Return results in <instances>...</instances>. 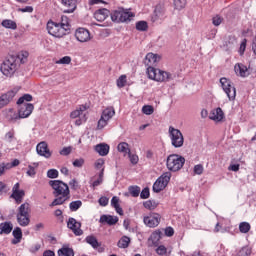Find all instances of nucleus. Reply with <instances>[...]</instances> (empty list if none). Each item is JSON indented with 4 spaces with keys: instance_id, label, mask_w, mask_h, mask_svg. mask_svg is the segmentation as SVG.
Segmentation results:
<instances>
[{
    "instance_id": "nucleus-1",
    "label": "nucleus",
    "mask_w": 256,
    "mask_h": 256,
    "mask_svg": "<svg viewBox=\"0 0 256 256\" xmlns=\"http://www.w3.org/2000/svg\"><path fill=\"white\" fill-rule=\"evenodd\" d=\"M160 61L161 56H159V54L148 53L146 55L144 63L148 67L147 73L149 79L158 81V83L173 81V79H175V74L152 67V65H157Z\"/></svg>"
},
{
    "instance_id": "nucleus-2",
    "label": "nucleus",
    "mask_w": 256,
    "mask_h": 256,
    "mask_svg": "<svg viewBox=\"0 0 256 256\" xmlns=\"http://www.w3.org/2000/svg\"><path fill=\"white\" fill-rule=\"evenodd\" d=\"M49 185L54 190V196L57 197L50 204V207H57V205H63L65 201H69V199H71L69 185H67L65 182L61 180H50Z\"/></svg>"
},
{
    "instance_id": "nucleus-3",
    "label": "nucleus",
    "mask_w": 256,
    "mask_h": 256,
    "mask_svg": "<svg viewBox=\"0 0 256 256\" xmlns=\"http://www.w3.org/2000/svg\"><path fill=\"white\" fill-rule=\"evenodd\" d=\"M19 69V63L17 62V57L12 55L4 60L0 65V71L4 77L11 78Z\"/></svg>"
},
{
    "instance_id": "nucleus-4",
    "label": "nucleus",
    "mask_w": 256,
    "mask_h": 256,
    "mask_svg": "<svg viewBox=\"0 0 256 256\" xmlns=\"http://www.w3.org/2000/svg\"><path fill=\"white\" fill-rule=\"evenodd\" d=\"M69 25L67 22L65 23H55L53 21H49L47 23V31L49 35H52V37H65L67 33H69Z\"/></svg>"
},
{
    "instance_id": "nucleus-5",
    "label": "nucleus",
    "mask_w": 256,
    "mask_h": 256,
    "mask_svg": "<svg viewBox=\"0 0 256 256\" xmlns=\"http://www.w3.org/2000/svg\"><path fill=\"white\" fill-rule=\"evenodd\" d=\"M184 165L185 158L179 154H171L167 157L166 167L169 171H173L174 173L181 171Z\"/></svg>"
},
{
    "instance_id": "nucleus-6",
    "label": "nucleus",
    "mask_w": 256,
    "mask_h": 256,
    "mask_svg": "<svg viewBox=\"0 0 256 256\" xmlns=\"http://www.w3.org/2000/svg\"><path fill=\"white\" fill-rule=\"evenodd\" d=\"M168 136L171 141L172 147H175V149L183 147L185 143V137H183V133L181 132V130L173 126H169Z\"/></svg>"
},
{
    "instance_id": "nucleus-7",
    "label": "nucleus",
    "mask_w": 256,
    "mask_h": 256,
    "mask_svg": "<svg viewBox=\"0 0 256 256\" xmlns=\"http://www.w3.org/2000/svg\"><path fill=\"white\" fill-rule=\"evenodd\" d=\"M29 203H24L18 208V213L16 215L17 223L20 227H28L31 223Z\"/></svg>"
},
{
    "instance_id": "nucleus-8",
    "label": "nucleus",
    "mask_w": 256,
    "mask_h": 256,
    "mask_svg": "<svg viewBox=\"0 0 256 256\" xmlns=\"http://www.w3.org/2000/svg\"><path fill=\"white\" fill-rule=\"evenodd\" d=\"M135 17V14L129 10L118 9L111 14V20L115 23H127Z\"/></svg>"
},
{
    "instance_id": "nucleus-9",
    "label": "nucleus",
    "mask_w": 256,
    "mask_h": 256,
    "mask_svg": "<svg viewBox=\"0 0 256 256\" xmlns=\"http://www.w3.org/2000/svg\"><path fill=\"white\" fill-rule=\"evenodd\" d=\"M220 84L229 101H235V97H237V90L235 89V86H233V83H231V80L227 78H221Z\"/></svg>"
},
{
    "instance_id": "nucleus-10",
    "label": "nucleus",
    "mask_w": 256,
    "mask_h": 256,
    "mask_svg": "<svg viewBox=\"0 0 256 256\" xmlns=\"http://www.w3.org/2000/svg\"><path fill=\"white\" fill-rule=\"evenodd\" d=\"M169 181H171V172L163 173L153 184L154 193H161L169 185Z\"/></svg>"
},
{
    "instance_id": "nucleus-11",
    "label": "nucleus",
    "mask_w": 256,
    "mask_h": 256,
    "mask_svg": "<svg viewBox=\"0 0 256 256\" xmlns=\"http://www.w3.org/2000/svg\"><path fill=\"white\" fill-rule=\"evenodd\" d=\"M115 115V109L113 108H106L101 115V118L98 121V129H103L107 127V123H109L110 119H113Z\"/></svg>"
},
{
    "instance_id": "nucleus-12",
    "label": "nucleus",
    "mask_w": 256,
    "mask_h": 256,
    "mask_svg": "<svg viewBox=\"0 0 256 256\" xmlns=\"http://www.w3.org/2000/svg\"><path fill=\"white\" fill-rule=\"evenodd\" d=\"M143 221H144V225H146V227L155 228L161 222V215H159L157 213H152L148 216H145L143 218Z\"/></svg>"
},
{
    "instance_id": "nucleus-13",
    "label": "nucleus",
    "mask_w": 256,
    "mask_h": 256,
    "mask_svg": "<svg viewBox=\"0 0 256 256\" xmlns=\"http://www.w3.org/2000/svg\"><path fill=\"white\" fill-rule=\"evenodd\" d=\"M67 227L74 233V235H76V237H81V235H83L81 222L77 221L75 218L68 219Z\"/></svg>"
},
{
    "instance_id": "nucleus-14",
    "label": "nucleus",
    "mask_w": 256,
    "mask_h": 256,
    "mask_svg": "<svg viewBox=\"0 0 256 256\" xmlns=\"http://www.w3.org/2000/svg\"><path fill=\"white\" fill-rule=\"evenodd\" d=\"M75 37L79 43H89L91 41V33L85 28H78L75 31Z\"/></svg>"
},
{
    "instance_id": "nucleus-15",
    "label": "nucleus",
    "mask_w": 256,
    "mask_h": 256,
    "mask_svg": "<svg viewBox=\"0 0 256 256\" xmlns=\"http://www.w3.org/2000/svg\"><path fill=\"white\" fill-rule=\"evenodd\" d=\"M35 106L31 103L20 104L18 115L20 119H27L33 113Z\"/></svg>"
},
{
    "instance_id": "nucleus-16",
    "label": "nucleus",
    "mask_w": 256,
    "mask_h": 256,
    "mask_svg": "<svg viewBox=\"0 0 256 256\" xmlns=\"http://www.w3.org/2000/svg\"><path fill=\"white\" fill-rule=\"evenodd\" d=\"M36 151L38 155H40V157H45V159H50L52 155L51 150H49V146L45 141H42L37 144Z\"/></svg>"
},
{
    "instance_id": "nucleus-17",
    "label": "nucleus",
    "mask_w": 256,
    "mask_h": 256,
    "mask_svg": "<svg viewBox=\"0 0 256 256\" xmlns=\"http://www.w3.org/2000/svg\"><path fill=\"white\" fill-rule=\"evenodd\" d=\"M15 95H17V91L10 90L7 93L0 96V109H3V107H5V105H9V103H11V101H13V97H15Z\"/></svg>"
},
{
    "instance_id": "nucleus-18",
    "label": "nucleus",
    "mask_w": 256,
    "mask_h": 256,
    "mask_svg": "<svg viewBox=\"0 0 256 256\" xmlns=\"http://www.w3.org/2000/svg\"><path fill=\"white\" fill-rule=\"evenodd\" d=\"M64 9V13H73L77 9V2L75 0H61Z\"/></svg>"
},
{
    "instance_id": "nucleus-19",
    "label": "nucleus",
    "mask_w": 256,
    "mask_h": 256,
    "mask_svg": "<svg viewBox=\"0 0 256 256\" xmlns=\"http://www.w3.org/2000/svg\"><path fill=\"white\" fill-rule=\"evenodd\" d=\"M109 15H110L109 10H107V8H102V9L97 10L94 13V18L96 19V21L103 23V21H105V19H107V17H109Z\"/></svg>"
},
{
    "instance_id": "nucleus-20",
    "label": "nucleus",
    "mask_w": 256,
    "mask_h": 256,
    "mask_svg": "<svg viewBox=\"0 0 256 256\" xmlns=\"http://www.w3.org/2000/svg\"><path fill=\"white\" fill-rule=\"evenodd\" d=\"M119 218L112 215H102L100 217V223H106L107 225H117Z\"/></svg>"
},
{
    "instance_id": "nucleus-21",
    "label": "nucleus",
    "mask_w": 256,
    "mask_h": 256,
    "mask_svg": "<svg viewBox=\"0 0 256 256\" xmlns=\"http://www.w3.org/2000/svg\"><path fill=\"white\" fill-rule=\"evenodd\" d=\"M95 151L100 155L101 157H105L109 155V145L105 143H100L95 146Z\"/></svg>"
},
{
    "instance_id": "nucleus-22",
    "label": "nucleus",
    "mask_w": 256,
    "mask_h": 256,
    "mask_svg": "<svg viewBox=\"0 0 256 256\" xmlns=\"http://www.w3.org/2000/svg\"><path fill=\"white\" fill-rule=\"evenodd\" d=\"M234 71L236 75H239L240 77H247V75H249V70L247 69V66L243 64H236L234 66Z\"/></svg>"
},
{
    "instance_id": "nucleus-23",
    "label": "nucleus",
    "mask_w": 256,
    "mask_h": 256,
    "mask_svg": "<svg viewBox=\"0 0 256 256\" xmlns=\"http://www.w3.org/2000/svg\"><path fill=\"white\" fill-rule=\"evenodd\" d=\"M13 231V223L4 222L0 224V235H9Z\"/></svg>"
},
{
    "instance_id": "nucleus-24",
    "label": "nucleus",
    "mask_w": 256,
    "mask_h": 256,
    "mask_svg": "<svg viewBox=\"0 0 256 256\" xmlns=\"http://www.w3.org/2000/svg\"><path fill=\"white\" fill-rule=\"evenodd\" d=\"M13 237L15 238L12 240L13 245H17V243H21V239H23V231L20 227H16L12 232Z\"/></svg>"
},
{
    "instance_id": "nucleus-25",
    "label": "nucleus",
    "mask_w": 256,
    "mask_h": 256,
    "mask_svg": "<svg viewBox=\"0 0 256 256\" xmlns=\"http://www.w3.org/2000/svg\"><path fill=\"white\" fill-rule=\"evenodd\" d=\"M223 117H225V114L221 108H217L210 114L212 121H223Z\"/></svg>"
},
{
    "instance_id": "nucleus-26",
    "label": "nucleus",
    "mask_w": 256,
    "mask_h": 256,
    "mask_svg": "<svg viewBox=\"0 0 256 256\" xmlns=\"http://www.w3.org/2000/svg\"><path fill=\"white\" fill-rule=\"evenodd\" d=\"M117 149L119 153H123L124 157H127L131 153V148L127 142H121L118 144Z\"/></svg>"
},
{
    "instance_id": "nucleus-27",
    "label": "nucleus",
    "mask_w": 256,
    "mask_h": 256,
    "mask_svg": "<svg viewBox=\"0 0 256 256\" xmlns=\"http://www.w3.org/2000/svg\"><path fill=\"white\" fill-rule=\"evenodd\" d=\"M1 25L4 27V29H11L12 31L17 30V22L11 20V19H5L1 22Z\"/></svg>"
},
{
    "instance_id": "nucleus-28",
    "label": "nucleus",
    "mask_w": 256,
    "mask_h": 256,
    "mask_svg": "<svg viewBox=\"0 0 256 256\" xmlns=\"http://www.w3.org/2000/svg\"><path fill=\"white\" fill-rule=\"evenodd\" d=\"M11 199H14L16 203H21L23 201V197H25V191L23 190H18L16 192H12L11 194Z\"/></svg>"
},
{
    "instance_id": "nucleus-29",
    "label": "nucleus",
    "mask_w": 256,
    "mask_h": 256,
    "mask_svg": "<svg viewBox=\"0 0 256 256\" xmlns=\"http://www.w3.org/2000/svg\"><path fill=\"white\" fill-rule=\"evenodd\" d=\"M162 235H163V233L161 232V230H156L151 234L149 241H152L153 245H157V243H159V241H161Z\"/></svg>"
},
{
    "instance_id": "nucleus-30",
    "label": "nucleus",
    "mask_w": 256,
    "mask_h": 256,
    "mask_svg": "<svg viewBox=\"0 0 256 256\" xmlns=\"http://www.w3.org/2000/svg\"><path fill=\"white\" fill-rule=\"evenodd\" d=\"M129 243H131V238L127 236H122L121 239L118 241L117 246L119 249H127L129 247Z\"/></svg>"
},
{
    "instance_id": "nucleus-31",
    "label": "nucleus",
    "mask_w": 256,
    "mask_h": 256,
    "mask_svg": "<svg viewBox=\"0 0 256 256\" xmlns=\"http://www.w3.org/2000/svg\"><path fill=\"white\" fill-rule=\"evenodd\" d=\"M6 118L8 119V121H11L12 123H15V121H17V119H21L19 117V113L15 112V110H13V109L8 110V112L6 114Z\"/></svg>"
},
{
    "instance_id": "nucleus-32",
    "label": "nucleus",
    "mask_w": 256,
    "mask_h": 256,
    "mask_svg": "<svg viewBox=\"0 0 256 256\" xmlns=\"http://www.w3.org/2000/svg\"><path fill=\"white\" fill-rule=\"evenodd\" d=\"M58 255L59 256H75V252L73 251L72 248L63 247L58 250Z\"/></svg>"
},
{
    "instance_id": "nucleus-33",
    "label": "nucleus",
    "mask_w": 256,
    "mask_h": 256,
    "mask_svg": "<svg viewBox=\"0 0 256 256\" xmlns=\"http://www.w3.org/2000/svg\"><path fill=\"white\" fill-rule=\"evenodd\" d=\"M85 241L88 245H91L93 249H97V247H99V241H97V238L93 235L87 236Z\"/></svg>"
},
{
    "instance_id": "nucleus-34",
    "label": "nucleus",
    "mask_w": 256,
    "mask_h": 256,
    "mask_svg": "<svg viewBox=\"0 0 256 256\" xmlns=\"http://www.w3.org/2000/svg\"><path fill=\"white\" fill-rule=\"evenodd\" d=\"M81 207H83V202L81 200H76V201H72L69 204V209L70 211H79V209H81Z\"/></svg>"
},
{
    "instance_id": "nucleus-35",
    "label": "nucleus",
    "mask_w": 256,
    "mask_h": 256,
    "mask_svg": "<svg viewBox=\"0 0 256 256\" xmlns=\"http://www.w3.org/2000/svg\"><path fill=\"white\" fill-rule=\"evenodd\" d=\"M86 109L87 108L85 106H80L79 109H76L73 112H71V119H77V117H81V115H83V112L86 111Z\"/></svg>"
},
{
    "instance_id": "nucleus-36",
    "label": "nucleus",
    "mask_w": 256,
    "mask_h": 256,
    "mask_svg": "<svg viewBox=\"0 0 256 256\" xmlns=\"http://www.w3.org/2000/svg\"><path fill=\"white\" fill-rule=\"evenodd\" d=\"M104 175H105V168H102L98 175V179L92 183L93 189H95V187H99V185H101V183H103Z\"/></svg>"
},
{
    "instance_id": "nucleus-37",
    "label": "nucleus",
    "mask_w": 256,
    "mask_h": 256,
    "mask_svg": "<svg viewBox=\"0 0 256 256\" xmlns=\"http://www.w3.org/2000/svg\"><path fill=\"white\" fill-rule=\"evenodd\" d=\"M236 256H251V247L244 246L238 252Z\"/></svg>"
},
{
    "instance_id": "nucleus-38",
    "label": "nucleus",
    "mask_w": 256,
    "mask_h": 256,
    "mask_svg": "<svg viewBox=\"0 0 256 256\" xmlns=\"http://www.w3.org/2000/svg\"><path fill=\"white\" fill-rule=\"evenodd\" d=\"M143 206L145 207V209H149V211H153L157 209V202L153 200H148L143 203Z\"/></svg>"
},
{
    "instance_id": "nucleus-39",
    "label": "nucleus",
    "mask_w": 256,
    "mask_h": 256,
    "mask_svg": "<svg viewBox=\"0 0 256 256\" xmlns=\"http://www.w3.org/2000/svg\"><path fill=\"white\" fill-rule=\"evenodd\" d=\"M128 191L132 197H139L141 193V188L139 186H130Z\"/></svg>"
},
{
    "instance_id": "nucleus-40",
    "label": "nucleus",
    "mask_w": 256,
    "mask_h": 256,
    "mask_svg": "<svg viewBox=\"0 0 256 256\" xmlns=\"http://www.w3.org/2000/svg\"><path fill=\"white\" fill-rule=\"evenodd\" d=\"M239 231L240 233H247L248 231H251V224H249V222H241L239 224Z\"/></svg>"
},
{
    "instance_id": "nucleus-41",
    "label": "nucleus",
    "mask_w": 256,
    "mask_h": 256,
    "mask_svg": "<svg viewBox=\"0 0 256 256\" xmlns=\"http://www.w3.org/2000/svg\"><path fill=\"white\" fill-rule=\"evenodd\" d=\"M15 57L17 58V63H19V61L20 63H25V61H27V57H29V52L22 51Z\"/></svg>"
},
{
    "instance_id": "nucleus-42",
    "label": "nucleus",
    "mask_w": 256,
    "mask_h": 256,
    "mask_svg": "<svg viewBox=\"0 0 256 256\" xmlns=\"http://www.w3.org/2000/svg\"><path fill=\"white\" fill-rule=\"evenodd\" d=\"M25 101L29 102V101H33V96H31L30 94H24L22 97H20L17 101L18 105H25Z\"/></svg>"
},
{
    "instance_id": "nucleus-43",
    "label": "nucleus",
    "mask_w": 256,
    "mask_h": 256,
    "mask_svg": "<svg viewBox=\"0 0 256 256\" xmlns=\"http://www.w3.org/2000/svg\"><path fill=\"white\" fill-rule=\"evenodd\" d=\"M156 253L157 255L163 256V255H171V250L167 251V247H165L164 245H160L156 248Z\"/></svg>"
},
{
    "instance_id": "nucleus-44",
    "label": "nucleus",
    "mask_w": 256,
    "mask_h": 256,
    "mask_svg": "<svg viewBox=\"0 0 256 256\" xmlns=\"http://www.w3.org/2000/svg\"><path fill=\"white\" fill-rule=\"evenodd\" d=\"M117 87H119V89H122V87H125V85L127 84V76L126 75H121L117 81Z\"/></svg>"
},
{
    "instance_id": "nucleus-45",
    "label": "nucleus",
    "mask_w": 256,
    "mask_h": 256,
    "mask_svg": "<svg viewBox=\"0 0 256 256\" xmlns=\"http://www.w3.org/2000/svg\"><path fill=\"white\" fill-rule=\"evenodd\" d=\"M149 25L145 21H139L136 23L137 31H147Z\"/></svg>"
},
{
    "instance_id": "nucleus-46",
    "label": "nucleus",
    "mask_w": 256,
    "mask_h": 256,
    "mask_svg": "<svg viewBox=\"0 0 256 256\" xmlns=\"http://www.w3.org/2000/svg\"><path fill=\"white\" fill-rule=\"evenodd\" d=\"M154 112L155 109L151 105H145L142 107V113H144V115H153Z\"/></svg>"
},
{
    "instance_id": "nucleus-47",
    "label": "nucleus",
    "mask_w": 256,
    "mask_h": 256,
    "mask_svg": "<svg viewBox=\"0 0 256 256\" xmlns=\"http://www.w3.org/2000/svg\"><path fill=\"white\" fill-rule=\"evenodd\" d=\"M185 5H187V0H174L175 9H184Z\"/></svg>"
},
{
    "instance_id": "nucleus-48",
    "label": "nucleus",
    "mask_w": 256,
    "mask_h": 256,
    "mask_svg": "<svg viewBox=\"0 0 256 256\" xmlns=\"http://www.w3.org/2000/svg\"><path fill=\"white\" fill-rule=\"evenodd\" d=\"M11 169V163H1L0 164V177L5 175L6 171H9Z\"/></svg>"
},
{
    "instance_id": "nucleus-49",
    "label": "nucleus",
    "mask_w": 256,
    "mask_h": 256,
    "mask_svg": "<svg viewBox=\"0 0 256 256\" xmlns=\"http://www.w3.org/2000/svg\"><path fill=\"white\" fill-rule=\"evenodd\" d=\"M71 63V57L70 56H64L60 58L58 61H56L57 65H69Z\"/></svg>"
},
{
    "instance_id": "nucleus-50",
    "label": "nucleus",
    "mask_w": 256,
    "mask_h": 256,
    "mask_svg": "<svg viewBox=\"0 0 256 256\" xmlns=\"http://www.w3.org/2000/svg\"><path fill=\"white\" fill-rule=\"evenodd\" d=\"M47 177L49 179H57L59 177V171L57 169H50L47 171Z\"/></svg>"
},
{
    "instance_id": "nucleus-51",
    "label": "nucleus",
    "mask_w": 256,
    "mask_h": 256,
    "mask_svg": "<svg viewBox=\"0 0 256 256\" xmlns=\"http://www.w3.org/2000/svg\"><path fill=\"white\" fill-rule=\"evenodd\" d=\"M72 165H73V167H78L79 169H81V167H83L85 165V159H83V158L75 159L72 162Z\"/></svg>"
},
{
    "instance_id": "nucleus-52",
    "label": "nucleus",
    "mask_w": 256,
    "mask_h": 256,
    "mask_svg": "<svg viewBox=\"0 0 256 256\" xmlns=\"http://www.w3.org/2000/svg\"><path fill=\"white\" fill-rule=\"evenodd\" d=\"M128 157L130 159V163L133 165H137L139 163V156L137 154H131V152L128 154Z\"/></svg>"
},
{
    "instance_id": "nucleus-53",
    "label": "nucleus",
    "mask_w": 256,
    "mask_h": 256,
    "mask_svg": "<svg viewBox=\"0 0 256 256\" xmlns=\"http://www.w3.org/2000/svg\"><path fill=\"white\" fill-rule=\"evenodd\" d=\"M103 165H105V160L103 158H99L98 160H96L94 167L95 169H105V167H103Z\"/></svg>"
},
{
    "instance_id": "nucleus-54",
    "label": "nucleus",
    "mask_w": 256,
    "mask_h": 256,
    "mask_svg": "<svg viewBox=\"0 0 256 256\" xmlns=\"http://www.w3.org/2000/svg\"><path fill=\"white\" fill-rule=\"evenodd\" d=\"M212 23L213 25H215V27H219V25H221V23H223V18H221V16H215L212 19Z\"/></svg>"
},
{
    "instance_id": "nucleus-55",
    "label": "nucleus",
    "mask_w": 256,
    "mask_h": 256,
    "mask_svg": "<svg viewBox=\"0 0 256 256\" xmlns=\"http://www.w3.org/2000/svg\"><path fill=\"white\" fill-rule=\"evenodd\" d=\"M99 205H101V207H107V205H109V198L102 196L99 200Z\"/></svg>"
},
{
    "instance_id": "nucleus-56",
    "label": "nucleus",
    "mask_w": 256,
    "mask_h": 256,
    "mask_svg": "<svg viewBox=\"0 0 256 256\" xmlns=\"http://www.w3.org/2000/svg\"><path fill=\"white\" fill-rule=\"evenodd\" d=\"M195 175H203V165L197 164L194 166Z\"/></svg>"
},
{
    "instance_id": "nucleus-57",
    "label": "nucleus",
    "mask_w": 256,
    "mask_h": 256,
    "mask_svg": "<svg viewBox=\"0 0 256 256\" xmlns=\"http://www.w3.org/2000/svg\"><path fill=\"white\" fill-rule=\"evenodd\" d=\"M26 174L28 175V177H34L35 175H37V172L35 171V168L33 166L29 165Z\"/></svg>"
},
{
    "instance_id": "nucleus-58",
    "label": "nucleus",
    "mask_w": 256,
    "mask_h": 256,
    "mask_svg": "<svg viewBox=\"0 0 256 256\" xmlns=\"http://www.w3.org/2000/svg\"><path fill=\"white\" fill-rule=\"evenodd\" d=\"M149 195V188H144L140 193L141 199H149Z\"/></svg>"
},
{
    "instance_id": "nucleus-59",
    "label": "nucleus",
    "mask_w": 256,
    "mask_h": 256,
    "mask_svg": "<svg viewBox=\"0 0 256 256\" xmlns=\"http://www.w3.org/2000/svg\"><path fill=\"white\" fill-rule=\"evenodd\" d=\"M69 185H70L71 189H73L74 191H77V189H79V182H77L76 179H72L69 182Z\"/></svg>"
},
{
    "instance_id": "nucleus-60",
    "label": "nucleus",
    "mask_w": 256,
    "mask_h": 256,
    "mask_svg": "<svg viewBox=\"0 0 256 256\" xmlns=\"http://www.w3.org/2000/svg\"><path fill=\"white\" fill-rule=\"evenodd\" d=\"M173 235H175V230H173L172 227H167L165 229V236L166 237H173Z\"/></svg>"
},
{
    "instance_id": "nucleus-61",
    "label": "nucleus",
    "mask_w": 256,
    "mask_h": 256,
    "mask_svg": "<svg viewBox=\"0 0 256 256\" xmlns=\"http://www.w3.org/2000/svg\"><path fill=\"white\" fill-rule=\"evenodd\" d=\"M71 151H72L71 147H64L60 151V155H64V156L70 155Z\"/></svg>"
},
{
    "instance_id": "nucleus-62",
    "label": "nucleus",
    "mask_w": 256,
    "mask_h": 256,
    "mask_svg": "<svg viewBox=\"0 0 256 256\" xmlns=\"http://www.w3.org/2000/svg\"><path fill=\"white\" fill-rule=\"evenodd\" d=\"M111 205L112 207H119V197L113 196L111 199Z\"/></svg>"
},
{
    "instance_id": "nucleus-63",
    "label": "nucleus",
    "mask_w": 256,
    "mask_h": 256,
    "mask_svg": "<svg viewBox=\"0 0 256 256\" xmlns=\"http://www.w3.org/2000/svg\"><path fill=\"white\" fill-rule=\"evenodd\" d=\"M19 11L21 13H33V7L31 6H26L24 8H20Z\"/></svg>"
},
{
    "instance_id": "nucleus-64",
    "label": "nucleus",
    "mask_w": 256,
    "mask_h": 256,
    "mask_svg": "<svg viewBox=\"0 0 256 256\" xmlns=\"http://www.w3.org/2000/svg\"><path fill=\"white\" fill-rule=\"evenodd\" d=\"M39 249H41V244H35L34 246H32L30 248V253H37V251H39Z\"/></svg>"
}]
</instances>
